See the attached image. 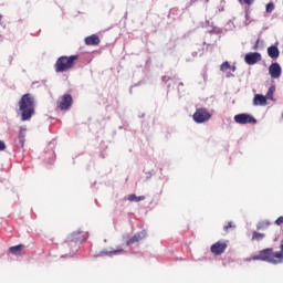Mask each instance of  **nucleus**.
Listing matches in <instances>:
<instances>
[{"mask_svg":"<svg viewBox=\"0 0 283 283\" xmlns=\"http://www.w3.org/2000/svg\"><path fill=\"white\" fill-rule=\"evenodd\" d=\"M232 72H235V66H231L230 69Z\"/></svg>","mask_w":283,"mask_h":283,"instance_id":"nucleus-30","label":"nucleus"},{"mask_svg":"<svg viewBox=\"0 0 283 283\" xmlns=\"http://www.w3.org/2000/svg\"><path fill=\"white\" fill-rule=\"evenodd\" d=\"M265 10L266 12H273V10H275V4H273V2L268 3Z\"/></svg>","mask_w":283,"mask_h":283,"instance_id":"nucleus-22","label":"nucleus"},{"mask_svg":"<svg viewBox=\"0 0 283 283\" xmlns=\"http://www.w3.org/2000/svg\"><path fill=\"white\" fill-rule=\"evenodd\" d=\"M73 103H74V99L72 98V95L64 94L60 98V101L56 102V108L60 109L61 112H67L72 107Z\"/></svg>","mask_w":283,"mask_h":283,"instance_id":"nucleus-5","label":"nucleus"},{"mask_svg":"<svg viewBox=\"0 0 283 283\" xmlns=\"http://www.w3.org/2000/svg\"><path fill=\"white\" fill-rule=\"evenodd\" d=\"M271 226V222L269 221H261L259 222V224L256 226V228L260 230V229H268V227Z\"/></svg>","mask_w":283,"mask_h":283,"instance_id":"nucleus-19","label":"nucleus"},{"mask_svg":"<svg viewBox=\"0 0 283 283\" xmlns=\"http://www.w3.org/2000/svg\"><path fill=\"white\" fill-rule=\"evenodd\" d=\"M244 61L248 65H255V63H260V61H262V54L259 52L247 53Z\"/></svg>","mask_w":283,"mask_h":283,"instance_id":"nucleus-8","label":"nucleus"},{"mask_svg":"<svg viewBox=\"0 0 283 283\" xmlns=\"http://www.w3.org/2000/svg\"><path fill=\"white\" fill-rule=\"evenodd\" d=\"M145 238H147V231L143 230L137 232L128 241H126V247H129V244H136V242L145 240Z\"/></svg>","mask_w":283,"mask_h":283,"instance_id":"nucleus-10","label":"nucleus"},{"mask_svg":"<svg viewBox=\"0 0 283 283\" xmlns=\"http://www.w3.org/2000/svg\"><path fill=\"white\" fill-rule=\"evenodd\" d=\"M1 19H3V15L0 14V23H1Z\"/></svg>","mask_w":283,"mask_h":283,"instance_id":"nucleus-31","label":"nucleus"},{"mask_svg":"<svg viewBox=\"0 0 283 283\" xmlns=\"http://www.w3.org/2000/svg\"><path fill=\"white\" fill-rule=\"evenodd\" d=\"M192 118L195 123H207V120H211V113L207 108H197Z\"/></svg>","mask_w":283,"mask_h":283,"instance_id":"nucleus-6","label":"nucleus"},{"mask_svg":"<svg viewBox=\"0 0 283 283\" xmlns=\"http://www.w3.org/2000/svg\"><path fill=\"white\" fill-rule=\"evenodd\" d=\"M229 229H235L233 221H229L227 226L223 227V231H229Z\"/></svg>","mask_w":283,"mask_h":283,"instance_id":"nucleus-21","label":"nucleus"},{"mask_svg":"<svg viewBox=\"0 0 283 283\" xmlns=\"http://www.w3.org/2000/svg\"><path fill=\"white\" fill-rule=\"evenodd\" d=\"M18 105L21 120H30V118L34 116V96H32V94L27 93L22 95Z\"/></svg>","mask_w":283,"mask_h":283,"instance_id":"nucleus-2","label":"nucleus"},{"mask_svg":"<svg viewBox=\"0 0 283 283\" xmlns=\"http://www.w3.org/2000/svg\"><path fill=\"white\" fill-rule=\"evenodd\" d=\"M258 48H260V40H256L254 46H253V50H258Z\"/></svg>","mask_w":283,"mask_h":283,"instance_id":"nucleus-26","label":"nucleus"},{"mask_svg":"<svg viewBox=\"0 0 283 283\" xmlns=\"http://www.w3.org/2000/svg\"><path fill=\"white\" fill-rule=\"evenodd\" d=\"M85 45H98L101 43V38L96 34L86 36L84 40Z\"/></svg>","mask_w":283,"mask_h":283,"instance_id":"nucleus-11","label":"nucleus"},{"mask_svg":"<svg viewBox=\"0 0 283 283\" xmlns=\"http://www.w3.org/2000/svg\"><path fill=\"white\" fill-rule=\"evenodd\" d=\"M264 238H266V234H264V233H260L258 231H254L252 233V240H255L256 242L264 240Z\"/></svg>","mask_w":283,"mask_h":283,"instance_id":"nucleus-16","label":"nucleus"},{"mask_svg":"<svg viewBox=\"0 0 283 283\" xmlns=\"http://www.w3.org/2000/svg\"><path fill=\"white\" fill-rule=\"evenodd\" d=\"M275 224H276L277 227H282V224H283V217H279V218L275 220Z\"/></svg>","mask_w":283,"mask_h":283,"instance_id":"nucleus-24","label":"nucleus"},{"mask_svg":"<svg viewBox=\"0 0 283 283\" xmlns=\"http://www.w3.org/2000/svg\"><path fill=\"white\" fill-rule=\"evenodd\" d=\"M113 253H123V249L114 250Z\"/></svg>","mask_w":283,"mask_h":283,"instance_id":"nucleus-27","label":"nucleus"},{"mask_svg":"<svg viewBox=\"0 0 283 283\" xmlns=\"http://www.w3.org/2000/svg\"><path fill=\"white\" fill-rule=\"evenodd\" d=\"M281 251L275 252L273 248L261 250L258 255L247 259V262L251 260H260L261 262H269L270 264H282L283 262V239L280 245Z\"/></svg>","mask_w":283,"mask_h":283,"instance_id":"nucleus-1","label":"nucleus"},{"mask_svg":"<svg viewBox=\"0 0 283 283\" xmlns=\"http://www.w3.org/2000/svg\"><path fill=\"white\" fill-rule=\"evenodd\" d=\"M71 235L72 238H76V235H78V232H73Z\"/></svg>","mask_w":283,"mask_h":283,"instance_id":"nucleus-28","label":"nucleus"},{"mask_svg":"<svg viewBox=\"0 0 283 283\" xmlns=\"http://www.w3.org/2000/svg\"><path fill=\"white\" fill-rule=\"evenodd\" d=\"M268 54L270 56V59H279L280 57V49H277V46L275 45H271L268 48Z\"/></svg>","mask_w":283,"mask_h":283,"instance_id":"nucleus-13","label":"nucleus"},{"mask_svg":"<svg viewBox=\"0 0 283 283\" xmlns=\"http://www.w3.org/2000/svg\"><path fill=\"white\" fill-rule=\"evenodd\" d=\"M231 69V64L229 62H223L221 65H220V70L221 72H227V70H230Z\"/></svg>","mask_w":283,"mask_h":283,"instance_id":"nucleus-20","label":"nucleus"},{"mask_svg":"<svg viewBox=\"0 0 283 283\" xmlns=\"http://www.w3.org/2000/svg\"><path fill=\"white\" fill-rule=\"evenodd\" d=\"M234 123H238V125H256L258 119L251 114L241 113L234 116Z\"/></svg>","mask_w":283,"mask_h":283,"instance_id":"nucleus-4","label":"nucleus"},{"mask_svg":"<svg viewBox=\"0 0 283 283\" xmlns=\"http://www.w3.org/2000/svg\"><path fill=\"white\" fill-rule=\"evenodd\" d=\"M275 94V86H271L265 95V99L273 101V95Z\"/></svg>","mask_w":283,"mask_h":283,"instance_id":"nucleus-18","label":"nucleus"},{"mask_svg":"<svg viewBox=\"0 0 283 283\" xmlns=\"http://www.w3.org/2000/svg\"><path fill=\"white\" fill-rule=\"evenodd\" d=\"M253 105L254 106H264V105H266V97L262 94L254 95Z\"/></svg>","mask_w":283,"mask_h":283,"instance_id":"nucleus-12","label":"nucleus"},{"mask_svg":"<svg viewBox=\"0 0 283 283\" xmlns=\"http://www.w3.org/2000/svg\"><path fill=\"white\" fill-rule=\"evenodd\" d=\"M269 74L271 78H280L282 76V66L280 63L274 62L269 66Z\"/></svg>","mask_w":283,"mask_h":283,"instance_id":"nucleus-9","label":"nucleus"},{"mask_svg":"<svg viewBox=\"0 0 283 283\" xmlns=\"http://www.w3.org/2000/svg\"><path fill=\"white\" fill-rule=\"evenodd\" d=\"M231 76H233V74H231V73H228V74H227V77H228V78H231Z\"/></svg>","mask_w":283,"mask_h":283,"instance_id":"nucleus-29","label":"nucleus"},{"mask_svg":"<svg viewBox=\"0 0 283 283\" xmlns=\"http://www.w3.org/2000/svg\"><path fill=\"white\" fill-rule=\"evenodd\" d=\"M25 132H28V128H25V126H21L19 132V140L21 147H23V145L25 144Z\"/></svg>","mask_w":283,"mask_h":283,"instance_id":"nucleus-15","label":"nucleus"},{"mask_svg":"<svg viewBox=\"0 0 283 283\" xmlns=\"http://www.w3.org/2000/svg\"><path fill=\"white\" fill-rule=\"evenodd\" d=\"M239 3H244L245 6H253L255 3V0H238Z\"/></svg>","mask_w":283,"mask_h":283,"instance_id":"nucleus-23","label":"nucleus"},{"mask_svg":"<svg viewBox=\"0 0 283 283\" xmlns=\"http://www.w3.org/2000/svg\"><path fill=\"white\" fill-rule=\"evenodd\" d=\"M227 247H229V241L219 240L210 247L211 254L222 255L227 251Z\"/></svg>","mask_w":283,"mask_h":283,"instance_id":"nucleus-7","label":"nucleus"},{"mask_svg":"<svg viewBox=\"0 0 283 283\" xmlns=\"http://www.w3.org/2000/svg\"><path fill=\"white\" fill-rule=\"evenodd\" d=\"M0 151H6V142L0 140Z\"/></svg>","mask_w":283,"mask_h":283,"instance_id":"nucleus-25","label":"nucleus"},{"mask_svg":"<svg viewBox=\"0 0 283 283\" xmlns=\"http://www.w3.org/2000/svg\"><path fill=\"white\" fill-rule=\"evenodd\" d=\"M23 249H24L23 244L11 247L9 248V253H12V255H21V251H23Z\"/></svg>","mask_w":283,"mask_h":283,"instance_id":"nucleus-14","label":"nucleus"},{"mask_svg":"<svg viewBox=\"0 0 283 283\" xmlns=\"http://www.w3.org/2000/svg\"><path fill=\"white\" fill-rule=\"evenodd\" d=\"M76 61H78V55H62L56 60L54 70L56 73L70 72L76 65Z\"/></svg>","mask_w":283,"mask_h":283,"instance_id":"nucleus-3","label":"nucleus"},{"mask_svg":"<svg viewBox=\"0 0 283 283\" xmlns=\"http://www.w3.org/2000/svg\"><path fill=\"white\" fill-rule=\"evenodd\" d=\"M129 202H140V200H145V196L137 197L136 195L128 196Z\"/></svg>","mask_w":283,"mask_h":283,"instance_id":"nucleus-17","label":"nucleus"}]
</instances>
